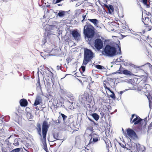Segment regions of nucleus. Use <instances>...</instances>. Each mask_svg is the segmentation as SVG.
<instances>
[{
  "mask_svg": "<svg viewBox=\"0 0 152 152\" xmlns=\"http://www.w3.org/2000/svg\"><path fill=\"white\" fill-rule=\"evenodd\" d=\"M49 125L46 121H44L42 123V129L41 124L37 123L36 129L38 134L41 137V140L43 143L44 150L46 152H49L46 145V135L49 129Z\"/></svg>",
  "mask_w": 152,
  "mask_h": 152,
  "instance_id": "obj_1",
  "label": "nucleus"
},
{
  "mask_svg": "<svg viewBox=\"0 0 152 152\" xmlns=\"http://www.w3.org/2000/svg\"><path fill=\"white\" fill-rule=\"evenodd\" d=\"M118 51H117L116 48L114 46L109 45H107L105 47L102 54L107 56L113 57L118 54H121V51L120 46L118 45Z\"/></svg>",
  "mask_w": 152,
  "mask_h": 152,
  "instance_id": "obj_2",
  "label": "nucleus"
},
{
  "mask_svg": "<svg viewBox=\"0 0 152 152\" xmlns=\"http://www.w3.org/2000/svg\"><path fill=\"white\" fill-rule=\"evenodd\" d=\"M95 30L94 27L92 25L87 22L84 27L83 33L87 38H91L94 36Z\"/></svg>",
  "mask_w": 152,
  "mask_h": 152,
  "instance_id": "obj_3",
  "label": "nucleus"
},
{
  "mask_svg": "<svg viewBox=\"0 0 152 152\" xmlns=\"http://www.w3.org/2000/svg\"><path fill=\"white\" fill-rule=\"evenodd\" d=\"M94 57V53L91 50L87 48H85L83 65H86L88 63L91 61Z\"/></svg>",
  "mask_w": 152,
  "mask_h": 152,
  "instance_id": "obj_4",
  "label": "nucleus"
},
{
  "mask_svg": "<svg viewBox=\"0 0 152 152\" xmlns=\"http://www.w3.org/2000/svg\"><path fill=\"white\" fill-rule=\"evenodd\" d=\"M126 132H124V134L126 137H129L132 139H135L137 137L135 132L132 129L128 128L126 129Z\"/></svg>",
  "mask_w": 152,
  "mask_h": 152,
  "instance_id": "obj_5",
  "label": "nucleus"
},
{
  "mask_svg": "<svg viewBox=\"0 0 152 152\" xmlns=\"http://www.w3.org/2000/svg\"><path fill=\"white\" fill-rule=\"evenodd\" d=\"M94 47L98 50L102 49L103 47V42L99 38L96 39L94 41Z\"/></svg>",
  "mask_w": 152,
  "mask_h": 152,
  "instance_id": "obj_6",
  "label": "nucleus"
},
{
  "mask_svg": "<svg viewBox=\"0 0 152 152\" xmlns=\"http://www.w3.org/2000/svg\"><path fill=\"white\" fill-rule=\"evenodd\" d=\"M144 80H142L140 81L139 82L138 79L136 77L130 79L129 81L130 83L134 86H137L138 89H141L142 88V87H141V88H139V87L138 86H140L141 83Z\"/></svg>",
  "mask_w": 152,
  "mask_h": 152,
  "instance_id": "obj_7",
  "label": "nucleus"
},
{
  "mask_svg": "<svg viewBox=\"0 0 152 152\" xmlns=\"http://www.w3.org/2000/svg\"><path fill=\"white\" fill-rule=\"evenodd\" d=\"M71 34L72 37L75 40H77L80 39V34L78 32L77 30H73L72 31Z\"/></svg>",
  "mask_w": 152,
  "mask_h": 152,
  "instance_id": "obj_8",
  "label": "nucleus"
},
{
  "mask_svg": "<svg viewBox=\"0 0 152 152\" xmlns=\"http://www.w3.org/2000/svg\"><path fill=\"white\" fill-rule=\"evenodd\" d=\"M151 23L144 24V27L145 28V30L142 31V32H140L142 35L145 32V31H151L152 29V26Z\"/></svg>",
  "mask_w": 152,
  "mask_h": 152,
  "instance_id": "obj_9",
  "label": "nucleus"
},
{
  "mask_svg": "<svg viewBox=\"0 0 152 152\" xmlns=\"http://www.w3.org/2000/svg\"><path fill=\"white\" fill-rule=\"evenodd\" d=\"M136 117L133 119L131 123H134V125L138 124H141L142 122L143 121V120L137 115H136Z\"/></svg>",
  "mask_w": 152,
  "mask_h": 152,
  "instance_id": "obj_10",
  "label": "nucleus"
},
{
  "mask_svg": "<svg viewBox=\"0 0 152 152\" xmlns=\"http://www.w3.org/2000/svg\"><path fill=\"white\" fill-rule=\"evenodd\" d=\"M147 96L149 100V107L152 109V92H150L149 94Z\"/></svg>",
  "mask_w": 152,
  "mask_h": 152,
  "instance_id": "obj_11",
  "label": "nucleus"
},
{
  "mask_svg": "<svg viewBox=\"0 0 152 152\" xmlns=\"http://www.w3.org/2000/svg\"><path fill=\"white\" fill-rule=\"evenodd\" d=\"M104 6L108 9V12L110 14H112L114 12V8L112 5L109 4L108 5L106 4H104Z\"/></svg>",
  "mask_w": 152,
  "mask_h": 152,
  "instance_id": "obj_12",
  "label": "nucleus"
},
{
  "mask_svg": "<svg viewBox=\"0 0 152 152\" xmlns=\"http://www.w3.org/2000/svg\"><path fill=\"white\" fill-rule=\"evenodd\" d=\"M121 74H123L126 75H128L129 76L134 75V74L132 72L127 69L123 70L121 72H118Z\"/></svg>",
  "mask_w": 152,
  "mask_h": 152,
  "instance_id": "obj_13",
  "label": "nucleus"
},
{
  "mask_svg": "<svg viewBox=\"0 0 152 152\" xmlns=\"http://www.w3.org/2000/svg\"><path fill=\"white\" fill-rule=\"evenodd\" d=\"M143 16H142V21L143 22L144 24L151 23L152 24V22L151 20L148 17H145V19L143 18Z\"/></svg>",
  "mask_w": 152,
  "mask_h": 152,
  "instance_id": "obj_14",
  "label": "nucleus"
},
{
  "mask_svg": "<svg viewBox=\"0 0 152 152\" xmlns=\"http://www.w3.org/2000/svg\"><path fill=\"white\" fill-rule=\"evenodd\" d=\"M42 102V99L41 97L39 96H37L35 100L34 103V106H36Z\"/></svg>",
  "mask_w": 152,
  "mask_h": 152,
  "instance_id": "obj_15",
  "label": "nucleus"
},
{
  "mask_svg": "<svg viewBox=\"0 0 152 152\" xmlns=\"http://www.w3.org/2000/svg\"><path fill=\"white\" fill-rule=\"evenodd\" d=\"M20 105L22 107H26L28 104L27 100L24 99H21L20 101Z\"/></svg>",
  "mask_w": 152,
  "mask_h": 152,
  "instance_id": "obj_16",
  "label": "nucleus"
},
{
  "mask_svg": "<svg viewBox=\"0 0 152 152\" xmlns=\"http://www.w3.org/2000/svg\"><path fill=\"white\" fill-rule=\"evenodd\" d=\"M88 20L90 22L93 23L94 26H96L99 23L98 20L96 19H88Z\"/></svg>",
  "mask_w": 152,
  "mask_h": 152,
  "instance_id": "obj_17",
  "label": "nucleus"
},
{
  "mask_svg": "<svg viewBox=\"0 0 152 152\" xmlns=\"http://www.w3.org/2000/svg\"><path fill=\"white\" fill-rule=\"evenodd\" d=\"M148 0H141V2L142 3L144 6L147 8H149L151 7L150 6V2H148Z\"/></svg>",
  "mask_w": 152,
  "mask_h": 152,
  "instance_id": "obj_18",
  "label": "nucleus"
},
{
  "mask_svg": "<svg viewBox=\"0 0 152 152\" xmlns=\"http://www.w3.org/2000/svg\"><path fill=\"white\" fill-rule=\"evenodd\" d=\"M85 67L84 66H82L81 67V69H80V72L81 73L82 75L84 76L83 78H86L87 77V76L86 75H84L83 74V73L85 71Z\"/></svg>",
  "mask_w": 152,
  "mask_h": 152,
  "instance_id": "obj_19",
  "label": "nucleus"
},
{
  "mask_svg": "<svg viewBox=\"0 0 152 152\" xmlns=\"http://www.w3.org/2000/svg\"><path fill=\"white\" fill-rule=\"evenodd\" d=\"M110 85L109 83L106 80H104L103 83V86L105 89H107L108 90L110 89V88L107 87V86Z\"/></svg>",
  "mask_w": 152,
  "mask_h": 152,
  "instance_id": "obj_20",
  "label": "nucleus"
},
{
  "mask_svg": "<svg viewBox=\"0 0 152 152\" xmlns=\"http://www.w3.org/2000/svg\"><path fill=\"white\" fill-rule=\"evenodd\" d=\"M93 135V137H95V138L93 139V142H97L99 140L98 138L99 137V136L95 133Z\"/></svg>",
  "mask_w": 152,
  "mask_h": 152,
  "instance_id": "obj_21",
  "label": "nucleus"
},
{
  "mask_svg": "<svg viewBox=\"0 0 152 152\" xmlns=\"http://www.w3.org/2000/svg\"><path fill=\"white\" fill-rule=\"evenodd\" d=\"M92 116L97 121L99 118V116L96 113H94L92 114Z\"/></svg>",
  "mask_w": 152,
  "mask_h": 152,
  "instance_id": "obj_22",
  "label": "nucleus"
},
{
  "mask_svg": "<svg viewBox=\"0 0 152 152\" xmlns=\"http://www.w3.org/2000/svg\"><path fill=\"white\" fill-rule=\"evenodd\" d=\"M65 13V11L61 10L58 13V15L60 17H62L64 15Z\"/></svg>",
  "mask_w": 152,
  "mask_h": 152,
  "instance_id": "obj_23",
  "label": "nucleus"
},
{
  "mask_svg": "<svg viewBox=\"0 0 152 152\" xmlns=\"http://www.w3.org/2000/svg\"><path fill=\"white\" fill-rule=\"evenodd\" d=\"M109 91L112 94L110 95V96L112 99H115V95L114 92L111 91L110 89L109 90Z\"/></svg>",
  "mask_w": 152,
  "mask_h": 152,
  "instance_id": "obj_24",
  "label": "nucleus"
},
{
  "mask_svg": "<svg viewBox=\"0 0 152 152\" xmlns=\"http://www.w3.org/2000/svg\"><path fill=\"white\" fill-rule=\"evenodd\" d=\"M53 136L56 140H59V135L58 133H55L53 134Z\"/></svg>",
  "mask_w": 152,
  "mask_h": 152,
  "instance_id": "obj_25",
  "label": "nucleus"
},
{
  "mask_svg": "<svg viewBox=\"0 0 152 152\" xmlns=\"http://www.w3.org/2000/svg\"><path fill=\"white\" fill-rule=\"evenodd\" d=\"M95 67L99 69H102L104 68V67L103 66L99 65H96L95 66Z\"/></svg>",
  "mask_w": 152,
  "mask_h": 152,
  "instance_id": "obj_26",
  "label": "nucleus"
},
{
  "mask_svg": "<svg viewBox=\"0 0 152 152\" xmlns=\"http://www.w3.org/2000/svg\"><path fill=\"white\" fill-rule=\"evenodd\" d=\"M61 115L64 121L65 122L67 118V116L63 113H61Z\"/></svg>",
  "mask_w": 152,
  "mask_h": 152,
  "instance_id": "obj_27",
  "label": "nucleus"
},
{
  "mask_svg": "<svg viewBox=\"0 0 152 152\" xmlns=\"http://www.w3.org/2000/svg\"><path fill=\"white\" fill-rule=\"evenodd\" d=\"M101 118H105V115L103 112H101L100 113Z\"/></svg>",
  "mask_w": 152,
  "mask_h": 152,
  "instance_id": "obj_28",
  "label": "nucleus"
},
{
  "mask_svg": "<svg viewBox=\"0 0 152 152\" xmlns=\"http://www.w3.org/2000/svg\"><path fill=\"white\" fill-rule=\"evenodd\" d=\"M105 143L106 145V147L107 148H109V143H111V142L109 140H107V141H105Z\"/></svg>",
  "mask_w": 152,
  "mask_h": 152,
  "instance_id": "obj_29",
  "label": "nucleus"
},
{
  "mask_svg": "<svg viewBox=\"0 0 152 152\" xmlns=\"http://www.w3.org/2000/svg\"><path fill=\"white\" fill-rule=\"evenodd\" d=\"M119 144H120V145L123 148H126V149H128V148L126 147V145L125 143H119Z\"/></svg>",
  "mask_w": 152,
  "mask_h": 152,
  "instance_id": "obj_30",
  "label": "nucleus"
},
{
  "mask_svg": "<svg viewBox=\"0 0 152 152\" xmlns=\"http://www.w3.org/2000/svg\"><path fill=\"white\" fill-rule=\"evenodd\" d=\"M14 145H15L17 146V145H19V142L18 141V139H15L14 140V142L13 143Z\"/></svg>",
  "mask_w": 152,
  "mask_h": 152,
  "instance_id": "obj_31",
  "label": "nucleus"
},
{
  "mask_svg": "<svg viewBox=\"0 0 152 152\" xmlns=\"http://www.w3.org/2000/svg\"><path fill=\"white\" fill-rule=\"evenodd\" d=\"M46 86L47 88H48V89H49L50 88H51V83L50 82H48L46 83Z\"/></svg>",
  "mask_w": 152,
  "mask_h": 152,
  "instance_id": "obj_32",
  "label": "nucleus"
},
{
  "mask_svg": "<svg viewBox=\"0 0 152 152\" xmlns=\"http://www.w3.org/2000/svg\"><path fill=\"white\" fill-rule=\"evenodd\" d=\"M20 149L19 148H17L13 149L11 151V152H19Z\"/></svg>",
  "mask_w": 152,
  "mask_h": 152,
  "instance_id": "obj_33",
  "label": "nucleus"
},
{
  "mask_svg": "<svg viewBox=\"0 0 152 152\" xmlns=\"http://www.w3.org/2000/svg\"><path fill=\"white\" fill-rule=\"evenodd\" d=\"M86 17V15L83 14L82 15V17L83 18V19L81 20V22L82 23H83L84 21H85L86 20H85Z\"/></svg>",
  "mask_w": 152,
  "mask_h": 152,
  "instance_id": "obj_34",
  "label": "nucleus"
},
{
  "mask_svg": "<svg viewBox=\"0 0 152 152\" xmlns=\"http://www.w3.org/2000/svg\"><path fill=\"white\" fill-rule=\"evenodd\" d=\"M36 86L37 87H40V80L38 79V80L37 81V83L36 84Z\"/></svg>",
  "mask_w": 152,
  "mask_h": 152,
  "instance_id": "obj_35",
  "label": "nucleus"
},
{
  "mask_svg": "<svg viewBox=\"0 0 152 152\" xmlns=\"http://www.w3.org/2000/svg\"><path fill=\"white\" fill-rule=\"evenodd\" d=\"M59 119L60 117H59L58 120H56V122H55V124H57L61 123V121H60Z\"/></svg>",
  "mask_w": 152,
  "mask_h": 152,
  "instance_id": "obj_36",
  "label": "nucleus"
},
{
  "mask_svg": "<svg viewBox=\"0 0 152 152\" xmlns=\"http://www.w3.org/2000/svg\"><path fill=\"white\" fill-rule=\"evenodd\" d=\"M61 64L60 65H58L57 66L56 69L57 70H59V69H61Z\"/></svg>",
  "mask_w": 152,
  "mask_h": 152,
  "instance_id": "obj_37",
  "label": "nucleus"
},
{
  "mask_svg": "<svg viewBox=\"0 0 152 152\" xmlns=\"http://www.w3.org/2000/svg\"><path fill=\"white\" fill-rule=\"evenodd\" d=\"M62 0H56V1L55 2V3L56 4L60 2ZM53 2H54L56 0H53Z\"/></svg>",
  "mask_w": 152,
  "mask_h": 152,
  "instance_id": "obj_38",
  "label": "nucleus"
},
{
  "mask_svg": "<svg viewBox=\"0 0 152 152\" xmlns=\"http://www.w3.org/2000/svg\"><path fill=\"white\" fill-rule=\"evenodd\" d=\"M136 115H135V114H133L132 115V117L131 118H130V122H132V119L134 118V116H136Z\"/></svg>",
  "mask_w": 152,
  "mask_h": 152,
  "instance_id": "obj_39",
  "label": "nucleus"
},
{
  "mask_svg": "<svg viewBox=\"0 0 152 152\" xmlns=\"http://www.w3.org/2000/svg\"><path fill=\"white\" fill-rule=\"evenodd\" d=\"M1 151H2V152H7V151H5L4 148H2Z\"/></svg>",
  "mask_w": 152,
  "mask_h": 152,
  "instance_id": "obj_40",
  "label": "nucleus"
},
{
  "mask_svg": "<svg viewBox=\"0 0 152 152\" xmlns=\"http://www.w3.org/2000/svg\"><path fill=\"white\" fill-rule=\"evenodd\" d=\"M146 14L148 16H150L151 15V14L149 12H148L147 13H146Z\"/></svg>",
  "mask_w": 152,
  "mask_h": 152,
  "instance_id": "obj_41",
  "label": "nucleus"
},
{
  "mask_svg": "<svg viewBox=\"0 0 152 152\" xmlns=\"http://www.w3.org/2000/svg\"><path fill=\"white\" fill-rule=\"evenodd\" d=\"M35 109L37 111L39 110V108L38 106L36 107Z\"/></svg>",
  "mask_w": 152,
  "mask_h": 152,
  "instance_id": "obj_42",
  "label": "nucleus"
},
{
  "mask_svg": "<svg viewBox=\"0 0 152 152\" xmlns=\"http://www.w3.org/2000/svg\"><path fill=\"white\" fill-rule=\"evenodd\" d=\"M143 120H144V121L145 123V124H147L146 119V118H145Z\"/></svg>",
  "mask_w": 152,
  "mask_h": 152,
  "instance_id": "obj_43",
  "label": "nucleus"
},
{
  "mask_svg": "<svg viewBox=\"0 0 152 152\" xmlns=\"http://www.w3.org/2000/svg\"><path fill=\"white\" fill-rule=\"evenodd\" d=\"M145 39H146V40H147L148 41V36L147 37H146L145 38Z\"/></svg>",
  "mask_w": 152,
  "mask_h": 152,
  "instance_id": "obj_44",
  "label": "nucleus"
},
{
  "mask_svg": "<svg viewBox=\"0 0 152 152\" xmlns=\"http://www.w3.org/2000/svg\"><path fill=\"white\" fill-rule=\"evenodd\" d=\"M51 93V92H50V93H49V95L50 96H52V95H51V94H50V93Z\"/></svg>",
  "mask_w": 152,
  "mask_h": 152,
  "instance_id": "obj_45",
  "label": "nucleus"
},
{
  "mask_svg": "<svg viewBox=\"0 0 152 152\" xmlns=\"http://www.w3.org/2000/svg\"><path fill=\"white\" fill-rule=\"evenodd\" d=\"M127 30H129V28H127V29H126V30H124V31H127Z\"/></svg>",
  "mask_w": 152,
  "mask_h": 152,
  "instance_id": "obj_46",
  "label": "nucleus"
},
{
  "mask_svg": "<svg viewBox=\"0 0 152 152\" xmlns=\"http://www.w3.org/2000/svg\"><path fill=\"white\" fill-rule=\"evenodd\" d=\"M0 120H1V122L2 123V122H3V121H2V120H1V119H0Z\"/></svg>",
  "mask_w": 152,
  "mask_h": 152,
  "instance_id": "obj_47",
  "label": "nucleus"
},
{
  "mask_svg": "<svg viewBox=\"0 0 152 152\" xmlns=\"http://www.w3.org/2000/svg\"><path fill=\"white\" fill-rule=\"evenodd\" d=\"M124 27H125V28H126V27H125V26H123V29H124Z\"/></svg>",
  "mask_w": 152,
  "mask_h": 152,
  "instance_id": "obj_48",
  "label": "nucleus"
},
{
  "mask_svg": "<svg viewBox=\"0 0 152 152\" xmlns=\"http://www.w3.org/2000/svg\"><path fill=\"white\" fill-rule=\"evenodd\" d=\"M123 93V92L122 91H121L120 92V94H122Z\"/></svg>",
  "mask_w": 152,
  "mask_h": 152,
  "instance_id": "obj_49",
  "label": "nucleus"
},
{
  "mask_svg": "<svg viewBox=\"0 0 152 152\" xmlns=\"http://www.w3.org/2000/svg\"><path fill=\"white\" fill-rule=\"evenodd\" d=\"M91 139H92V138H91L90 139V143L91 142Z\"/></svg>",
  "mask_w": 152,
  "mask_h": 152,
  "instance_id": "obj_50",
  "label": "nucleus"
},
{
  "mask_svg": "<svg viewBox=\"0 0 152 152\" xmlns=\"http://www.w3.org/2000/svg\"><path fill=\"white\" fill-rule=\"evenodd\" d=\"M25 150H26V151H27L28 152H30L28 151H27V150H26L25 149H24Z\"/></svg>",
  "mask_w": 152,
  "mask_h": 152,
  "instance_id": "obj_51",
  "label": "nucleus"
},
{
  "mask_svg": "<svg viewBox=\"0 0 152 152\" xmlns=\"http://www.w3.org/2000/svg\"><path fill=\"white\" fill-rule=\"evenodd\" d=\"M2 117V116H1V118H1L2 119H3V118Z\"/></svg>",
  "mask_w": 152,
  "mask_h": 152,
  "instance_id": "obj_52",
  "label": "nucleus"
},
{
  "mask_svg": "<svg viewBox=\"0 0 152 152\" xmlns=\"http://www.w3.org/2000/svg\"><path fill=\"white\" fill-rule=\"evenodd\" d=\"M144 85H145V84H144L143 86H144Z\"/></svg>",
  "mask_w": 152,
  "mask_h": 152,
  "instance_id": "obj_53",
  "label": "nucleus"
}]
</instances>
